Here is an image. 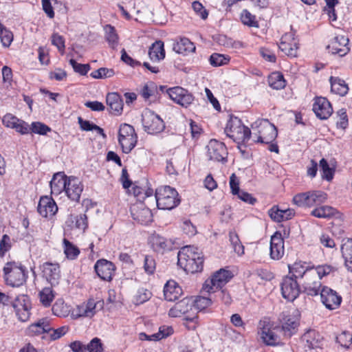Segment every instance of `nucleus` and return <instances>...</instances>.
<instances>
[{
  "mask_svg": "<svg viewBox=\"0 0 352 352\" xmlns=\"http://www.w3.org/2000/svg\"><path fill=\"white\" fill-rule=\"evenodd\" d=\"M241 22L249 27H258V23L256 16L252 14L248 10H243L241 14Z\"/></svg>",
  "mask_w": 352,
  "mask_h": 352,
  "instance_id": "nucleus-50",
  "label": "nucleus"
},
{
  "mask_svg": "<svg viewBox=\"0 0 352 352\" xmlns=\"http://www.w3.org/2000/svg\"><path fill=\"white\" fill-rule=\"evenodd\" d=\"M131 214L133 219L141 224H148L153 220L151 210L142 203L134 204L131 208Z\"/></svg>",
  "mask_w": 352,
  "mask_h": 352,
  "instance_id": "nucleus-18",
  "label": "nucleus"
},
{
  "mask_svg": "<svg viewBox=\"0 0 352 352\" xmlns=\"http://www.w3.org/2000/svg\"><path fill=\"white\" fill-rule=\"evenodd\" d=\"M166 93L175 103L187 108L194 101L193 95L182 87H174L166 90Z\"/></svg>",
  "mask_w": 352,
  "mask_h": 352,
  "instance_id": "nucleus-12",
  "label": "nucleus"
},
{
  "mask_svg": "<svg viewBox=\"0 0 352 352\" xmlns=\"http://www.w3.org/2000/svg\"><path fill=\"white\" fill-rule=\"evenodd\" d=\"M349 38L344 35L335 36L327 46V50L332 54H338L342 57L349 52L348 47Z\"/></svg>",
  "mask_w": 352,
  "mask_h": 352,
  "instance_id": "nucleus-16",
  "label": "nucleus"
},
{
  "mask_svg": "<svg viewBox=\"0 0 352 352\" xmlns=\"http://www.w3.org/2000/svg\"><path fill=\"white\" fill-rule=\"evenodd\" d=\"M173 50L178 54H184L186 52H192L195 50L194 43L188 38H180L179 41L174 43Z\"/></svg>",
  "mask_w": 352,
  "mask_h": 352,
  "instance_id": "nucleus-39",
  "label": "nucleus"
},
{
  "mask_svg": "<svg viewBox=\"0 0 352 352\" xmlns=\"http://www.w3.org/2000/svg\"><path fill=\"white\" fill-rule=\"evenodd\" d=\"M104 30L106 40L112 48H115L118 45V36L114 27L111 25H107Z\"/></svg>",
  "mask_w": 352,
  "mask_h": 352,
  "instance_id": "nucleus-46",
  "label": "nucleus"
},
{
  "mask_svg": "<svg viewBox=\"0 0 352 352\" xmlns=\"http://www.w3.org/2000/svg\"><path fill=\"white\" fill-rule=\"evenodd\" d=\"M182 228L183 232L189 236H192L197 233L196 227L188 219L182 222Z\"/></svg>",
  "mask_w": 352,
  "mask_h": 352,
  "instance_id": "nucleus-62",
  "label": "nucleus"
},
{
  "mask_svg": "<svg viewBox=\"0 0 352 352\" xmlns=\"http://www.w3.org/2000/svg\"><path fill=\"white\" fill-rule=\"evenodd\" d=\"M331 91L340 96H344L349 91L348 85L338 77H330Z\"/></svg>",
  "mask_w": 352,
  "mask_h": 352,
  "instance_id": "nucleus-36",
  "label": "nucleus"
},
{
  "mask_svg": "<svg viewBox=\"0 0 352 352\" xmlns=\"http://www.w3.org/2000/svg\"><path fill=\"white\" fill-rule=\"evenodd\" d=\"M278 47L281 52L288 56L296 57L297 56L298 42L294 38V34L292 32L287 33L282 36Z\"/></svg>",
  "mask_w": 352,
  "mask_h": 352,
  "instance_id": "nucleus-21",
  "label": "nucleus"
},
{
  "mask_svg": "<svg viewBox=\"0 0 352 352\" xmlns=\"http://www.w3.org/2000/svg\"><path fill=\"white\" fill-rule=\"evenodd\" d=\"M142 122L144 131L150 134L160 133L165 128L163 120L148 109H146L142 114Z\"/></svg>",
  "mask_w": 352,
  "mask_h": 352,
  "instance_id": "nucleus-11",
  "label": "nucleus"
},
{
  "mask_svg": "<svg viewBox=\"0 0 352 352\" xmlns=\"http://www.w3.org/2000/svg\"><path fill=\"white\" fill-rule=\"evenodd\" d=\"M177 264L187 273H197L203 270L204 257L197 248L185 246L178 252Z\"/></svg>",
  "mask_w": 352,
  "mask_h": 352,
  "instance_id": "nucleus-1",
  "label": "nucleus"
},
{
  "mask_svg": "<svg viewBox=\"0 0 352 352\" xmlns=\"http://www.w3.org/2000/svg\"><path fill=\"white\" fill-rule=\"evenodd\" d=\"M313 111L321 120H326L333 113V108L329 100L324 97H316L313 104Z\"/></svg>",
  "mask_w": 352,
  "mask_h": 352,
  "instance_id": "nucleus-19",
  "label": "nucleus"
},
{
  "mask_svg": "<svg viewBox=\"0 0 352 352\" xmlns=\"http://www.w3.org/2000/svg\"><path fill=\"white\" fill-rule=\"evenodd\" d=\"M225 133L234 141L244 142L250 140L251 136L250 129L245 126L239 118L234 116H231L228 121Z\"/></svg>",
  "mask_w": 352,
  "mask_h": 352,
  "instance_id": "nucleus-6",
  "label": "nucleus"
},
{
  "mask_svg": "<svg viewBox=\"0 0 352 352\" xmlns=\"http://www.w3.org/2000/svg\"><path fill=\"white\" fill-rule=\"evenodd\" d=\"M3 271L5 281L8 285L18 287L25 283L28 272L21 263L15 261L8 262Z\"/></svg>",
  "mask_w": 352,
  "mask_h": 352,
  "instance_id": "nucleus-3",
  "label": "nucleus"
},
{
  "mask_svg": "<svg viewBox=\"0 0 352 352\" xmlns=\"http://www.w3.org/2000/svg\"><path fill=\"white\" fill-rule=\"evenodd\" d=\"M148 56L153 62H159L165 58L164 42L158 40L153 43L148 49Z\"/></svg>",
  "mask_w": 352,
  "mask_h": 352,
  "instance_id": "nucleus-33",
  "label": "nucleus"
},
{
  "mask_svg": "<svg viewBox=\"0 0 352 352\" xmlns=\"http://www.w3.org/2000/svg\"><path fill=\"white\" fill-rule=\"evenodd\" d=\"M230 58L223 54L214 53L210 57V63L214 67H219L228 63Z\"/></svg>",
  "mask_w": 352,
  "mask_h": 352,
  "instance_id": "nucleus-56",
  "label": "nucleus"
},
{
  "mask_svg": "<svg viewBox=\"0 0 352 352\" xmlns=\"http://www.w3.org/2000/svg\"><path fill=\"white\" fill-rule=\"evenodd\" d=\"M192 300L190 298H184L177 302L170 310L168 315L171 317H180L192 309Z\"/></svg>",
  "mask_w": 352,
  "mask_h": 352,
  "instance_id": "nucleus-31",
  "label": "nucleus"
},
{
  "mask_svg": "<svg viewBox=\"0 0 352 352\" xmlns=\"http://www.w3.org/2000/svg\"><path fill=\"white\" fill-rule=\"evenodd\" d=\"M335 212V208L329 206H322L314 209L311 214L318 218H329L332 217Z\"/></svg>",
  "mask_w": 352,
  "mask_h": 352,
  "instance_id": "nucleus-44",
  "label": "nucleus"
},
{
  "mask_svg": "<svg viewBox=\"0 0 352 352\" xmlns=\"http://www.w3.org/2000/svg\"><path fill=\"white\" fill-rule=\"evenodd\" d=\"M192 8L193 10L200 16L202 19H206L208 16V12L206 9L204 8L203 5L198 1H195L192 3Z\"/></svg>",
  "mask_w": 352,
  "mask_h": 352,
  "instance_id": "nucleus-63",
  "label": "nucleus"
},
{
  "mask_svg": "<svg viewBox=\"0 0 352 352\" xmlns=\"http://www.w3.org/2000/svg\"><path fill=\"white\" fill-rule=\"evenodd\" d=\"M63 243L66 257L70 260H75L80 254L79 248L65 238L63 239Z\"/></svg>",
  "mask_w": 352,
  "mask_h": 352,
  "instance_id": "nucleus-42",
  "label": "nucleus"
},
{
  "mask_svg": "<svg viewBox=\"0 0 352 352\" xmlns=\"http://www.w3.org/2000/svg\"><path fill=\"white\" fill-rule=\"evenodd\" d=\"M52 44L55 45L61 54L64 53L65 45L63 36L58 33H54L52 36Z\"/></svg>",
  "mask_w": 352,
  "mask_h": 352,
  "instance_id": "nucleus-61",
  "label": "nucleus"
},
{
  "mask_svg": "<svg viewBox=\"0 0 352 352\" xmlns=\"http://www.w3.org/2000/svg\"><path fill=\"white\" fill-rule=\"evenodd\" d=\"M314 268V265L309 266L306 263H302L301 261L296 262L292 266L289 265V274H292V276L296 280L298 278L300 280L306 272Z\"/></svg>",
  "mask_w": 352,
  "mask_h": 352,
  "instance_id": "nucleus-35",
  "label": "nucleus"
},
{
  "mask_svg": "<svg viewBox=\"0 0 352 352\" xmlns=\"http://www.w3.org/2000/svg\"><path fill=\"white\" fill-rule=\"evenodd\" d=\"M212 305V299L204 296H198L192 300V306L200 311L205 309Z\"/></svg>",
  "mask_w": 352,
  "mask_h": 352,
  "instance_id": "nucleus-55",
  "label": "nucleus"
},
{
  "mask_svg": "<svg viewBox=\"0 0 352 352\" xmlns=\"http://www.w3.org/2000/svg\"><path fill=\"white\" fill-rule=\"evenodd\" d=\"M299 284L294 277L285 276L280 285L283 297L289 301L294 300L300 292Z\"/></svg>",
  "mask_w": 352,
  "mask_h": 352,
  "instance_id": "nucleus-14",
  "label": "nucleus"
},
{
  "mask_svg": "<svg viewBox=\"0 0 352 352\" xmlns=\"http://www.w3.org/2000/svg\"><path fill=\"white\" fill-rule=\"evenodd\" d=\"M0 302L3 305L11 303L19 320L26 322L30 316V301L27 295H19L14 298L0 292Z\"/></svg>",
  "mask_w": 352,
  "mask_h": 352,
  "instance_id": "nucleus-2",
  "label": "nucleus"
},
{
  "mask_svg": "<svg viewBox=\"0 0 352 352\" xmlns=\"http://www.w3.org/2000/svg\"><path fill=\"white\" fill-rule=\"evenodd\" d=\"M320 292L322 304L329 309H337L341 302L342 297L337 292L328 287H323Z\"/></svg>",
  "mask_w": 352,
  "mask_h": 352,
  "instance_id": "nucleus-17",
  "label": "nucleus"
},
{
  "mask_svg": "<svg viewBox=\"0 0 352 352\" xmlns=\"http://www.w3.org/2000/svg\"><path fill=\"white\" fill-rule=\"evenodd\" d=\"M300 283L302 285L304 292L309 296H316L319 294L321 287V282L313 270L305 274V276L300 279Z\"/></svg>",
  "mask_w": 352,
  "mask_h": 352,
  "instance_id": "nucleus-13",
  "label": "nucleus"
},
{
  "mask_svg": "<svg viewBox=\"0 0 352 352\" xmlns=\"http://www.w3.org/2000/svg\"><path fill=\"white\" fill-rule=\"evenodd\" d=\"M337 341L342 346L349 348L352 343V331H344L337 337Z\"/></svg>",
  "mask_w": 352,
  "mask_h": 352,
  "instance_id": "nucleus-60",
  "label": "nucleus"
},
{
  "mask_svg": "<svg viewBox=\"0 0 352 352\" xmlns=\"http://www.w3.org/2000/svg\"><path fill=\"white\" fill-rule=\"evenodd\" d=\"M155 199L157 208L161 210H171L180 202L177 190L169 186L157 188Z\"/></svg>",
  "mask_w": 352,
  "mask_h": 352,
  "instance_id": "nucleus-4",
  "label": "nucleus"
},
{
  "mask_svg": "<svg viewBox=\"0 0 352 352\" xmlns=\"http://www.w3.org/2000/svg\"><path fill=\"white\" fill-rule=\"evenodd\" d=\"M156 89V85L154 82H151L148 84L144 85L141 91V95L144 99H148L153 95Z\"/></svg>",
  "mask_w": 352,
  "mask_h": 352,
  "instance_id": "nucleus-64",
  "label": "nucleus"
},
{
  "mask_svg": "<svg viewBox=\"0 0 352 352\" xmlns=\"http://www.w3.org/2000/svg\"><path fill=\"white\" fill-rule=\"evenodd\" d=\"M232 277L233 274L231 271L223 268L220 269L215 272L210 278L205 281L203 289L208 293L216 292L217 289H222Z\"/></svg>",
  "mask_w": 352,
  "mask_h": 352,
  "instance_id": "nucleus-10",
  "label": "nucleus"
},
{
  "mask_svg": "<svg viewBox=\"0 0 352 352\" xmlns=\"http://www.w3.org/2000/svg\"><path fill=\"white\" fill-rule=\"evenodd\" d=\"M66 224L72 228H76L85 231L88 226L87 217L85 214L78 215L71 214L69 216Z\"/></svg>",
  "mask_w": 352,
  "mask_h": 352,
  "instance_id": "nucleus-34",
  "label": "nucleus"
},
{
  "mask_svg": "<svg viewBox=\"0 0 352 352\" xmlns=\"http://www.w3.org/2000/svg\"><path fill=\"white\" fill-rule=\"evenodd\" d=\"M152 248L155 252L163 253L167 250H170L171 245L169 241L158 234L153 235L151 239Z\"/></svg>",
  "mask_w": 352,
  "mask_h": 352,
  "instance_id": "nucleus-40",
  "label": "nucleus"
},
{
  "mask_svg": "<svg viewBox=\"0 0 352 352\" xmlns=\"http://www.w3.org/2000/svg\"><path fill=\"white\" fill-rule=\"evenodd\" d=\"M50 131L51 129L48 126L39 122H34L31 124V132L34 133L45 135Z\"/></svg>",
  "mask_w": 352,
  "mask_h": 352,
  "instance_id": "nucleus-59",
  "label": "nucleus"
},
{
  "mask_svg": "<svg viewBox=\"0 0 352 352\" xmlns=\"http://www.w3.org/2000/svg\"><path fill=\"white\" fill-rule=\"evenodd\" d=\"M68 179L69 177L62 173H56L50 182L51 193L58 195L62 192H65Z\"/></svg>",
  "mask_w": 352,
  "mask_h": 352,
  "instance_id": "nucleus-29",
  "label": "nucleus"
},
{
  "mask_svg": "<svg viewBox=\"0 0 352 352\" xmlns=\"http://www.w3.org/2000/svg\"><path fill=\"white\" fill-rule=\"evenodd\" d=\"M320 335L315 330L309 329L302 336V341L304 342V347L311 350L320 346L321 342Z\"/></svg>",
  "mask_w": 352,
  "mask_h": 352,
  "instance_id": "nucleus-32",
  "label": "nucleus"
},
{
  "mask_svg": "<svg viewBox=\"0 0 352 352\" xmlns=\"http://www.w3.org/2000/svg\"><path fill=\"white\" fill-rule=\"evenodd\" d=\"M285 254L284 239L281 233L276 232L270 240V257L274 260L280 259Z\"/></svg>",
  "mask_w": 352,
  "mask_h": 352,
  "instance_id": "nucleus-22",
  "label": "nucleus"
},
{
  "mask_svg": "<svg viewBox=\"0 0 352 352\" xmlns=\"http://www.w3.org/2000/svg\"><path fill=\"white\" fill-rule=\"evenodd\" d=\"M118 142L124 153H129L136 146L138 135L133 126L123 123L118 131Z\"/></svg>",
  "mask_w": 352,
  "mask_h": 352,
  "instance_id": "nucleus-7",
  "label": "nucleus"
},
{
  "mask_svg": "<svg viewBox=\"0 0 352 352\" xmlns=\"http://www.w3.org/2000/svg\"><path fill=\"white\" fill-rule=\"evenodd\" d=\"M230 241L234 251L239 256L244 254V246L240 241L239 236L235 232H230Z\"/></svg>",
  "mask_w": 352,
  "mask_h": 352,
  "instance_id": "nucleus-51",
  "label": "nucleus"
},
{
  "mask_svg": "<svg viewBox=\"0 0 352 352\" xmlns=\"http://www.w3.org/2000/svg\"><path fill=\"white\" fill-rule=\"evenodd\" d=\"M270 218L276 222H282L292 219L295 216L294 209H280L278 206H274L268 210Z\"/></svg>",
  "mask_w": 352,
  "mask_h": 352,
  "instance_id": "nucleus-26",
  "label": "nucleus"
},
{
  "mask_svg": "<svg viewBox=\"0 0 352 352\" xmlns=\"http://www.w3.org/2000/svg\"><path fill=\"white\" fill-rule=\"evenodd\" d=\"M278 322L280 326L275 329H280L285 338H290L297 333L300 324V314L298 311H283L278 316Z\"/></svg>",
  "mask_w": 352,
  "mask_h": 352,
  "instance_id": "nucleus-5",
  "label": "nucleus"
},
{
  "mask_svg": "<svg viewBox=\"0 0 352 352\" xmlns=\"http://www.w3.org/2000/svg\"><path fill=\"white\" fill-rule=\"evenodd\" d=\"M94 270L97 275L104 280L111 281L116 270L114 264L106 259H100L96 261Z\"/></svg>",
  "mask_w": 352,
  "mask_h": 352,
  "instance_id": "nucleus-20",
  "label": "nucleus"
},
{
  "mask_svg": "<svg viewBox=\"0 0 352 352\" xmlns=\"http://www.w3.org/2000/svg\"><path fill=\"white\" fill-rule=\"evenodd\" d=\"M69 64L75 72L82 76H85L91 69L89 64L78 63L74 59H70Z\"/></svg>",
  "mask_w": 352,
  "mask_h": 352,
  "instance_id": "nucleus-53",
  "label": "nucleus"
},
{
  "mask_svg": "<svg viewBox=\"0 0 352 352\" xmlns=\"http://www.w3.org/2000/svg\"><path fill=\"white\" fill-rule=\"evenodd\" d=\"M254 126L258 128L257 133H254L257 135L256 142L270 144L276 138L278 135L277 129L268 120L265 119L256 121L252 125L253 129Z\"/></svg>",
  "mask_w": 352,
  "mask_h": 352,
  "instance_id": "nucleus-9",
  "label": "nucleus"
},
{
  "mask_svg": "<svg viewBox=\"0 0 352 352\" xmlns=\"http://www.w3.org/2000/svg\"><path fill=\"white\" fill-rule=\"evenodd\" d=\"M37 210L43 217H52L57 212L58 206L52 198L44 196L39 200Z\"/></svg>",
  "mask_w": 352,
  "mask_h": 352,
  "instance_id": "nucleus-24",
  "label": "nucleus"
},
{
  "mask_svg": "<svg viewBox=\"0 0 352 352\" xmlns=\"http://www.w3.org/2000/svg\"><path fill=\"white\" fill-rule=\"evenodd\" d=\"M327 199L326 192L322 190H311L296 195L293 203L299 207H312L324 203Z\"/></svg>",
  "mask_w": 352,
  "mask_h": 352,
  "instance_id": "nucleus-8",
  "label": "nucleus"
},
{
  "mask_svg": "<svg viewBox=\"0 0 352 352\" xmlns=\"http://www.w3.org/2000/svg\"><path fill=\"white\" fill-rule=\"evenodd\" d=\"M269 85L274 89H281L286 86L283 75L280 72H273L268 77Z\"/></svg>",
  "mask_w": 352,
  "mask_h": 352,
  "instance_id": "nucleus-41",
  "label": "nucleus"
},
{
  "mask_svg": "<svg viewBox=\"0 0 352 352\" xmlns=\"http://www.w3.org/2000/svg\"><path fill=\"white\" fill-rule=\"evenodd\" d=\"M55 294L51 287H44L39 292V298L41 304L45 307H50L54 300Z\"/></svg>",
  "mask_w": 352,
  "mask_h": 352,
  "instance_id": "nucleus-43",
  "label": "nucleus"
},
{
  "mask_svg": "<svg viewBox=\"0 0 352 352\" xmlns=\"http://www.w3.org/2000/svg\"><path fill=\"white\" fill-rule=\"evenodd\" d=\"M156 268V263L152 256L146 255L144 260V270L148 274H153Z\"/></svg>",
  "mask_w": 352,
  "mask_h": 352,
  "instance_id": "nucleus-58",
  "label": "nucleus"
},
{
  "mask_svg": "<svg viewBox=\"0 0 352 352\" xmlns=\"http://www.w3.org/2000/svg\"><path fill=\"white\" fill-rule=\"evenodd\" d=\"M50 330V321L47 318L38 320L36 322L31 324L28 328V334L32 336L48 333V331Z\"/></svg>",
  "mask_w": 352,
  "mask_h": 352,
  "instance_id": "nucleus-28",
  "label": "nucleus"
},
{
  "mask_svg": "<svg viewBox=\"0 0 352 352\" xmlns=\"http://www.w3.org/2000/svg\"><path fill=\"white\" fill-rule=\"evenodd\" d=\"M342 257L344 259V264L348 270L352 272V239H347L344 241L341 247Z\"/></svg>",
  "mask_w": 352,
  "mask_h": 352,
  "instance_id": "nucleus-38",
  "label": "nucleus"
},
{
  "mask_svg": "<svg viewBox=\"0 0 352 352\" xmlns=\"http://www.w3.org/2000/svg\"><path fill=\"white\" fill-rule=\"evenodd\" d=\"M261 338L268 346H276L280 342L279 337L270 328L263 326L261 330Z\"/></svg>",
  "mask_w": 352,
  "mask_h": 352,
  "instance_id": "nucleus-37",
  "label": "nucleus"
},
{
  "mask_svg": "<svg viewBox=\"0 0 352 352\" xmlns=\"http://www.w3.org/2000/svg\"><path fill=\"white\" fill-rule=\"evenodd\" d=\"M252 278L258 284H262L263 281L271 280L274 278V275L267 270L258 269L252 274Z\"/></svg>",
  "mask_w": 352,
  "mask_h": 352,
  "instance_id": "nucleus-45",
  "label": "nucleus"
},
{
  "mask_svg": "<svg viewBox=\"0 0 352 352\" xmlns=\"http://www.w3.org/2000/svg\"><path fill=\"white\" fill-rule=\"evenodd\" d=\"M86 352H102L103 344L98 338H93L87 344H85Z\"/></svg>",
  "mask_w": 352,
  "mask_h": 352,
  "instance_id": "nucleus-52",
  "label": "nucleus"
},
{
  "mask_svg": "<svg viewBox=\"0 0 352 352\" xmlns=\"http://www.w3.org/2000/svg\"><path fill=\"white\" fill-rule=\"evenodd\" d=\"M320 167L322 172V178L328 182L331 181L333 177L334 170L329 167L327 161L324 158L320 161Z\"/></svg>",
  "mask_w": 352,
  "mask_h": 352,
  "instance_id": "nucleus-49",
  "label": "nucleus"
},
{
  "mask_svg": "<svg viewBox=\"0 0 352 352\" xmlns=\"http://www.w3.org/2000/svg\"><path fill=\"white\" fill-rule=\"evenodd\" d=\"M43 274L51 285L58 283L60 278V266L58 263L46 262L43 265Z\"/></svg>",
  "mask_w": 352,
  "mask_h": 352,
  "instance_id": "nucleus-25",
  "label": "nucleus"
},
{
  "mask_svg": "<svg viewBox=\"0 0 352 352\" xmlns=\"http://www.w3.org/2000/svg\"><path fill=\"white\" fill-rule=\"evenodd\" d=\"M115 72L113 69L107 67H100L90 74V76L94 79H104L113 76Z\"/></svg>",
  "mask_w": 352,
  "mask_h": 352,
  "instance_id": "nucleus-48",
  "label": "nucleus"
},
{
  "mask_svg": "<svg viewBox=\"0 0 352 352\" xmlns=\"http://www.w3.org/2000/svg\"><path fill=\"white\" fill-rule=\"evenodd\" d=\"M207 148L210 160L221 162L227 161L228 151L224 143L216 140H211Z\"/></svg>",
  "mask_w": 352,
  "mask_h": 352,
  "instance_id": "nucleus-15",
  "label": "nucleus"
},
{
  "mask_svg": "<svg viewBox=\"0 0 352 352\" xmlns=\"http://www.w3.org/2000/svg\"><path fill=\"white\" fill-rule=\"evenodd\" d=\"M83 190V185L80 179L76 177L70 176L65 192L69 199L74 201H78Z\"/></svg>",
  "mask_w": 352,
  "mask_h": 352,
  "instance_id": "nucleus-23",
  "label": "nucleus"
},
{
  "mask_svg": "<svg viewBox=\"0 0 352 352\" xmlns=\"http://www.w3.org/2000/svg\"><path fill=\"white\" fill-rule=\"evenodd\" d=\"M69 331V327L63 326L58 329H54L51 327V330L48 331V333L52 340H56L65 336Z\"/></svg>",
  "mask_w": 352,
  "mask_h": 352,
  "instance_id": "nucleus-57",
  "label": "nucleus"
},
{
  "mask_svg": "<svg viewBox=\"0 0 352 352\" xmlns=\"http://www.w3.org/2000/svg\"><path fill=\"white\" fill-rule=\"evenodd\" d=\"M0 38L4 47H9L13 41V34L4 26L0 29Z\"/></svg>",
  "mask_w": 352,
  "mask_h": 352,
  "instance_id": "nucleus-54",
  "label": "nucleus"
},
{
  "mask_svg": "<svg viewBox=\"0 0 352 352\" xmlns=\"http://www.w3.org/2000/svg\"><path fill=\"white\" fill-rule=\"evenodd\" d=\"M106 102L111 113L116 116L122 113L124 102L120 94L116 92L109 93L106 97Z\"/></svg>",
  "mask_w": 352,
  "mask_h": 352,
  "instance_id": "nucleus-27",
  "label": "nucleus"
},
{
  "mask_svg": "<svg viewBox=\"0 0 352 352\" xmlns=\"http://www.w3.org/2000/svg\"><path fill=\"white\" fill-rule=\"evenodd\" d=\"M314 268L316 270L314 272L318 275L317 276L319 280L337 271V268L335 266L327 264L318 265L314 267Z\"/></svg>",
  "mask_w": 352,
  "mask_h": 352,
  "instance_id": "nucleus-47",
  "label": "nucleus"
},
{
  "mask_svg": "<svg viewBox=\"0 0 352 352\" xmlns=\"http://www.w3.org/2000/svg\"><path fill=\"white\" fill-rule=\"evenodd\" d=\"M182 294L181 287L175 280L167 281L164 287V298L168 301L178 300Z\"/></svg>",
  "mask_w": 352,
  "mask_h": 352,
  "instance_id": "nucleus-30",
  "label": "nucleus"
}]
</instances>
